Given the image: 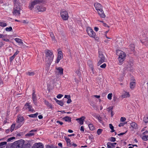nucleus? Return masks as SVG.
<instances>
[{"mask_svg":"<svg viewBox=\"0 0 148 148\" xmlns=\"http://www.w3.org/2000/svg\"><path fill=\"white\" fill-rule=\"evenodd\" d=\"M46 3V0H34L30 3L29 7L30 10H32L34 8L35 5L37 4H41L42 5H37L35 8V9L39 12H44L46 10V8L44 6Z\"/></svg>","mask_w":148,"mask_h":148,"instance_id":"obj_1","label":"nucleus"},{"mask_svg":"<svg viewBox=\"0 0 148 148\" xmlns=\"http://www.w3.org/2000/svg\"><path fill=\"white\" fill-rule=\"evenodd\" d=\"M24 0H13L14 4V8L12 12L13 15L15 16H19L20 15V5Z\"/></svg>","mask_w":148,"mask_h":148,"instance_id":"obj_2","label":"nucleus"},{"mask_svg":"<svg viewBox=\"0 0 148 148\" xmlns=\"http://www.w3.org/2000/svg\"><path fill=\"white\" fill-rule=\"evenodd\" d=\"M116 54L118 56V59L119 64L121 65L125 59L126 54L124 52L119 50H116Z\"/></svg>","mask_w":148,"mask_h":148,"instance_id":"obj_3","label":"nucleus"},{"mask_svg":"<svg viewBox=\"0 0 148 148\" xmlns=\"http://www.w3.org/2000/svg\"><path fill=\"white\" fill-rule=\"evenodd\" d=\"M45 60L48 64H50L52 62L54 56L52 52L49 50H46Z\"/></svg>","mask_w":148,"mask_h":148,"instance_id":"obj_4","label":"nucleus"},{"mask_svg":"<svg viewBox=\"0 0 148 148\" xmlns=\"http://www.w3.org/2000/svg\"><path fill=\"white\" fill-rule=\"evenodd\" d=\"M86 31L87 34L90 37L94 38L96 40L99 41V37L96 36V33L91 27H87Z\"/></svg>","mask_w":148,"mask_h":148,"instance_id":"obj_5","label":"nucleus"},{"mask_svg":"<svg viewBox=\"0 0 148 148\" xmlns=\"http://www.w3.org/2000/svg\"><path fill=\"white\" fill-rule=\"evenodd\" d=\"M24 120L23 118L21 116H18L16 122V128L20 127L23 124V121Z\"/></svg>","mask_w":148,"mask_h":148,"instance_id":"obj_6","label":"nucleus"},{"mask_svg":"<svg viewBox=\"0 0 148 148\" xmlns=\"http://www.w3.org/2000/svg\"><path fill=\"white\" fill-rule=\"evenodd\" d=\"M62 18L64 20H67L69 18V15L67 11L65 10H62L60 12Z\"/></svg>","mask_w":148,"mask_h":148,"instance_id":"obj_7","label":"nucleus"},{"mask_svg":"<svg viewBox=\"0 0 148 148\" xmlns=\"http://www.w3.org/2000/svg\"><path fill=\"white\" fill-rule=\"evenodd\" d=\"M133 63L131 61H129L125 65L124 69L129 71H132L133 69Z\"/></svg>","mask_w":148,"mask_h":148,"instance_id":"obj_8","label":"nucleus"},{"mask_svg":"<svg viewBox=\"0 0 148 148\" xmlns=\"http://www.w3.org/2000/svg\"><path fill=\"white\" fill-rule=\"evenodd\" d=\"M24 110H28L29 111L34 112V109L32 108V106L30 104V103H27L24 105L23 108Z\"/></svg>","mask_w":148,"mask_h":148,"instance_id":"obj_9","label":"nucleus"},{"mask_svg":"<svg viewBox=\"0 0 148 148\" xmlns=\"http://www.w3.org/2000/svg\"><path fill=\"white\" fill-rule=\"evenodd\" d=\"M99 61L98 62V65L99 66L102 63L104 62L105 58L103 55L101 53H99Z\"/></svg>","mask_w":148,"mask_h":148,"instance_id":"obj_10","label":"nucleus"},{"mask_svg":"<svg viewBox=\"0 0 148 148\" xmlns=\"http://www.w3.org/2000/svg\"><path fill=\"white\" fill-rule=\"evenodd\" d=\"M58 57L57 60L56 61V63H58L63 58V55L62 52L61 51H60L59 49H58Z\"/></svg>","mask_w":148,"mask_h":148,"instance_id":"obj_11","label":"nucleus"},{"mask_svg":"<svg viewBox=\"0 0 148 148\" xmlns=\"http://www.w3.org/2000/svg\"><path fill=\"white\" fill-rule=\"evenodd\" d=\"M43 146L41 143H36L34 144L32 148H43Z\"/></svg>","mask_w":148,"mask_h":148,"instance_id":"obj_12","label":"nucleus"},{"mask_svg":"<svg viewBox=\"0 0 148 148\" xmlns=\"http://www.w3.org/2000/svg\"><path fill=\"white\" fill-rule=\"evenodd\" d=\"M116 144V143H112L108 142L107 143V147L108 148H114Z\"/></svg>","mask_w":148,"mask_h":148,"instance_id":"obj_13","label":"nucleus"},{"mask_svg":"<svg viewBox=\"0 0 148 148\" xmlns=\"http://www.w3.org/2000/svg\"><path fill=\"white\" fill-rule=\"evenodd\" d=\"M94 6L95 8V9L97 11H98L99 10L102 9V7L101 5L98 3H96L94 4Z\"/></svg>","mask_w":148,"mask_h":148,"instance_id":"obj_14","label":"nucleus"},{"mask_svg":"<svg viewBox=\"0 0 148 148\" xmlns=\"http://www.w3.org/2000/svg\"><path fill=\"white\" fill-rule=\"evenodd\" d=\"M97 11L98 14L101 17L104 18L106 16L104 13V12L102 9L99 10Z\"/></svg>","mask_w":148,"mask_h":148,"instance_id":"obj_15","label":"nucleus"},{"mask_svg":"<svg viewBox=\"0 0 148 148\" xmlns=\"http://www.w3.org/2000/svg\"><path fill=\"white\" fill-rule=\"evenodd\" d=\"M57 70V73L60 75H62L63 74V69L60 67H58L56 68Z\"/></svg>","mask_w":148,"mask_h":148,"instance_id":"obj_16","label":"nucleus"},{"mask_svg":"<svg viewBox=\"0 0 148 148\" xmlns=\"http://www.w3.org/2000/svg\"><path fill=\"white\" fill-rule=\"evenodd\" d=\"M130 96V94L128 92L124 91L121 95V97L122 98H123L129 97Z\"/></svg>","mask_w":148,"mask_h":148,"instance_id":"obj_17","label":"nucleus"},{"mask_svg":"<svg viewBox=\"0 0 148 148\" xmlns=\"http://www.w3.org/2000/svg\"><path fill=\"white\" fill-rule=\"evenodd\" d=\"M85 118V117L82 116L80 118L77 119L76 120L78 121V122L80 125H82L83 124L84 120Z\"/></svg>","mask_w":148,"mask_h":148,"instance_id":"obj_18","label":"nucleus"},{"mask_svg":"<svg viewBox=\"0 0 148 148\" xmlns=\"http://www.w3.org/2000/svg\"><path fill=\"white\" fill-rule=\"evenodd\" d=\"M50 36L51 38L52 41L54 43L56 42V41L55 39V37L54 36V34L52 32H50Z\"/></svg>","mask_w":148,"mask_h":148,"instance_id":"obj_19","label":"nucleus"},{"mask_svg":"<svg viewBox=\"0 0 148 148\" xmlns=\"http://www.w3.org/2000/svg\"><path fill=\"white\" fill-rule=\"evenodd\" d=\"M64 138L65 139L66 141L67 145L69 146H70L71 144V140L69 138H67L66 137H65Z\"/></svg>","mask_w":148,"mask_h":148,"instance_id":"obj_20","label":"nucleus"},{"mask_svg":"<svg viewBox=\"0 0 148 148\" xmlns=\"http://www.w3.org/2000/svg\"><path fill=\"white\" fill-rule=\"evenodd\" d=\"M32 99L34 102V103L35 105H36V95L35 94L34 92H33V93L32 95Z\"/></svg>","mask_w":148,"mask_h":148,"instance_id":"obj_21","label":"nucleus"},{"mask_svg":"<svg viewBox=\"0 0 148 148\" xmlns=\"http://www.w3.org/2000/svg\"><path fill=\"white\" fill-rule=\"evenodd\" d=\"M63 119L66 122H70L71 121V117L67 116L64 117Z\"/></svg>","mask_w":148,"mask_h":148,"instance_id":"obj_22","label":"nucleus"},{"mask_svg":"<svg viewBox=\"0 0 148 148\" xmlns=\"http://www.w3.org/2000/svg\"><path fill=\"white\" fill-rule=\"evenodd\" d=\"M136 85V82L133 81L131 82L130 83V88L131 89H133L135 87Z\"/></svg>","mask_w":148,"mask_h":148,"instance_id":"obj_23","label":"nucleus"},{"mask_svg":"<svg viewBox=\"0 0 148 148\" xmlns=\"http://www.w3.org/2000/svg\"><path fill=\"white\" fill-rule=\"evenodd\" d=\"M131 126L134 129L138 128L137 125L135 122H133L131 123Z\"/></svg>","mask_w":148,"mask_h":148,"instance_id":"obj_24","label":"nucleus"},{"mask_svg":"<svg viewBox=\"0 0 148 148\" xmlns=\"http://www.w3.org/2000/svg\"><path fill=\"white\" fill-rule=\"evenodd\" d=\"M16 42L19 44H22L23 43L22 40L18 38H16L14 39Z\"/></svg>","mask_w":148,"mask_h":148,"instance_id":"obj_25","label":"nucleus"},{"mask_svg":"<svg viewBox=\"0 0 148 148\" xmlns=\"http://www.w3.org/2000/svg\"><path fill=\"white\" fill-rule=\"evenodd\" d=\"M54 99L58 104L61 106H63L64 103L62 101L58 100L56 98H54Z\"/></svg>","mask_w":148,"mask_h":148,"instance_id":"obj_26","label":"nucleus"},{"mask_svg":"<svg viewBox=\"0 0 148 148\" xmlns=\"http://www.w3.org/2000/svg\"><path fill=\"white\" fill-rule=\"evenodd\" d=\"M36 131L35 130H32L30 131L28 134H27V135L29 136H33L34 134V133Z\"/></svg>","mask_w":148,"mask_h":148,"instance_id":"obj_27","label":"nucleus"},{"mask_svg":"<svg viewBox=\"0 0 148 148\" xmlns=\"http://www.w3.org/2000/svg\"><path fill=\"white\" fill-rule=\"evenodd\" d=\"M35 71H33L28 72L27 73V75L29 76H33L35 74Z\"/></svg>","mask_w":148,"mask_h":148,"instance_id":"obj_28","label":"nucleus"},{"mask_svg":"<svg viewBox=\"0 0 148 148\" xmlns=\"http://www.w3.org/2000/svg\"><path fill=\"white\" fill-rule=\"evenodd\" d=\"M87 64L90 68L93 67V63L91 60H88L87 62Z\"/></svg>","mask_w":148,"mask_h":148,"instance_id":"obj_29","label":"nucleus"},{"mask_svg":"<svg viewBox=\"0 0 148 148\" xmlns=\"http://www.w3.org/2000/svg\"><path fill=\"white\" fill-rule=\"evenodd\" d=\"M142 140L144 141H146L148 140V136L147 135H143L141 137Z\"/></svg>","mask_w":148,"mask_h":148,"instance_id":"obj_30","label":"nucleus"},{"mask_svg":"<svg viewBox=\"0 0 148 148\" xmlns=\"http://www.w3.org/2000/svg\"><path fill=\"white\" fill-rule=\"evenodd\" d=\"M0 26L2 27H4L7 26V24L4 22L0 21Z\"/></svg>","mask_w":148,"mask_h":148,"instance_id":"obj_31","label":"nucleus"},{"mask_svg":"<svg viewBox=\"0 0 148 148\" xmlns=\"http://www.w3.org/2000/svg\"><path fill=\"white\" fill-rule=\"evenodd\" d=\"M15 128V129H17L18 128H16V124H12L11 126V128H10V131L11 132H12L14 129V128Z\"/></svg>","mask_w":148,"mask_h":148,"instance_id":"obj_32","label":"nucleus"},{"mask_svg":"<svg viewBox=\"0 0 148 148\" xmlns=\"http://www.w3.org/2000/svg\"><path fill=\"white\" fill-rule=\"evenodd\" d=\"M38 114V113L36 112L34 114L29 115L28 116L30 117H36L37 116Z\"/></svg>","mask_w":148,"mask_h":148,"instance_id":"obj_33","label":"nucleus"},{"mask_svg":"<svg viewBox=\"0 0 148 148\" xmlns=\"http://www.w3.org/2000/svg\"><path fill=\"white\" fill-rule=\"evenodd\" d=\"M88 126L90 130H94L95 127L92 124H90L88 125Z\"/></svg>","mask_w":148,"mask_h":148,"instance_id":"obj_34","label":"nucleus"},{"mask_svg":"<svg viewBox=\"0 0 148 148\" xmlns=\"http://www.w3.org/2000/svg\"><path fill=\"white\" fill-rule=\"evenodd\" d=\"M96 118L99 121L100 123L101 122L102 119L101 118L99 115H97L96 116Z\"/></svg>","mask_w":148,"mask_h":148,"instance_id":"obj_35","label":"nucleus"},{"mask_svg":"<svg viewBox=\"0 0 148 148\" xmlns=\"http://www.w3.org/2000/svg\"><path fill=\"white\" fill-rule=\"evenodd\" d=\"M130 48L131 51H133L134 49V45L133 44H132L130 45Z\"/></svg>","mask_w":148,"mask_h":148,"instance_id":"obj_36","label":"nucleus"},{"mask_svg":"<svg viewBox=\"0 0 148 148\" xmlns=\"http://www.w3.org/2000/svg\"><path fill=\"white\" fill-rule=\"evenodd\" d=\"M5 29L6 31L10 32V31H12V27H7Z\"/></svg>","mask_w":148,"mask_h":148,"instance_id":"obj_37","label":"nucleus"},{"mask_svg":"<svg viewBox=\"0 0 148 148\" xmlns=\"http://www.w3.org/2000/svg\"><path fill=\"white\" fill-rule=\"evenodd\" d=\"M103 131V130L101 129H98L97 131V133L98 135L100 134Z\"/></svg>","mask_w":148,"mask_h":148,"instance_id":"obj_38","label":"nucleus"},{"mask_svg":"<svg viewBox=\"0 0 148 148\" xmlns=\"http://www.w3.org/2000/svg\"><path fill=\"white\" fill-rule=\"evenodd\" d=\"M109 126L110 129L111 130V132H114V127L112 126V125L111 124H109Z\"/></svg>","mask_w":148,"mask_h":148,"instance_id":"obj_39","label":"nucleus"},{"mask_svg":"<svg viewBox=\"0 0 148 148\" xmlns=\"http://www.w3.org/2000/svg\"><path fill=\"white\" fill-rule=\"evenodd\" d=\"M112 96V93L109 94L108 95V98L109 100H111Z\"/></svg>","mask_w":148,"mask_h":148,"instance_id":"obj_40","label":"nucleus"},{"mask_svg":"<svg viewBox=\"0 0 148 148\" xmlns=\"http://www.w3.org/2000/svg\"><path fill=\"white\" fill-rule=\"evenodd\" d=\"M143 121L145 123H147L148 122V116H145L143 119Z\"/></svg>","mask_w":148,"mask_h":148,"instance_id":"obj_41","label":"nucleus"},{"mask_svg":"<svg viewBox=\"0 0 148 148\" xmlns=\"http://www.w3.org/2000/svg\"><path fill=\"white\" fill-rule=\"evenodd\" d=\"M76 73L78 76H79L80 75V70L79 69H78L75 71Z\"/></svg>","mask_w":148,"mask_h":148,"instance_id":"obj_42","label":"nucleus"},{"mask_svg":"<svg viewBox=\"0 0 148 148\" xmlns=\"http://www.w3.org/2000/svg\"><path fill=\"white\" fill-rule=\"evenodd\" d=\"M109 140L111 142H114L116 141V139L114 137H111L109 138Z\"/></svg>","mask_w":148,"mask_h":148,"instance_id":"obj_43","label":"nucleus"},{"mask_svg":"<svg viewBox=\"0 0 148 148\" xmlns=\"http://www.w3.org/2000/svg\"><path fill=\"white\" fill-rule=\"evenodd\" d=\"M22 22L24 24H28L29 23V21H28L25 20L22 21Z\"/></svg>","mask_w":148,"mask_h":148,"instance_id":"obj_44","label":"nucleus"},{"mask_svg":"<svg viewBox=\"0 0 148 148\" xmlns=\"http://www.w3.org/2000/svg\"><path fill=\"white\" fill-rule=\"evenodd\" d=\"M71 97L69 96V98L68 99V100L67 101V103H71Z\"/></svg>","mask_w":148,"mask_h":148,"instance_id":"obj_45","label":"nucleus"},{"mask_svg":"<svg viewBox=\"0 0 148 148\" xmlns=\"http://www.w3.org/2000/svg\"><path fill=\"white\" fill-rule=\"evenodd\" d=\"M106 64L105 63H104L101 65L100 67L102 68H105L106 67Z\"/></svg>","mask_w":148,"mask_h":148,"instance_id":"obj_46","label":"nucleus"},{"mask_svg":"<svg viewBox=\"0 0 148 148\" xmlns=\"http://www.w3.org/2000/svg\"><path fill=\"white\" fill-rule=\"evenodd\" d=\"M126 120V119L125 117H121L120 119V121L121 122H124Z\"/></svg>","mask_w":148,"mask_h":148,"instance_id":"obj_47","label":"nucleus"},{"mask_svg":"<svg viewBox=\"0 0 148 148\" xmlns=\"http://www.w3.org/2000/svg\"><path fill=\"white\" fill-rule=\"evenodd\" d=\"M7 144L6 142H3L0 143V146H3L6 145Z\"/></svg>","mask_w":148,"mask_h":148,"instance_id":"obj_48","label":"nucleus"},{"mask_svg":"<svg viewBox=\"0 0 148 148\" xmlns=\"http://www.w3.org/2000/svg\"><path fill=\"white\" fill-rule=\"evenodd\" d=\"M15 137H13L9 138L7 140V142L10 141H11L12 140L15 139Z\"/></svg>","mask_w":148,"mask_h":148,"instance_id":"obj_49","label":"nucleus"},{"mask_svg":"<svg viewBox=\"0 0 148 148\" xmlns=\"http://www.w3.org/2000/svg\"><path fill=\"white\" fill-rule=\"evenodd\" d=\"M15 56H14V55L12 56H11L10 58V61H12L15 58Z\"/></svg>","mask_w":148,"mask_h":148,"instance_id":"obj_50","label":"nucleus"},{"mask_svg":"<svg viewBox=\"0 0 148 148\" xmlns=\"http://www.w3.org/2000/svg\"><path fill=\"white\" fill-rule=\"evenodd\" d=\"M63 96V95L61 94H59L57 96V98L60 99Z\"/></svg>","mask_w":148,"mask_h":148,"instance_id":"obj_51","label":"nucleus"},{"mask_svg":"<svg viewBox=\"0 0 148 148\" xmlns=\"http://www.w3.org/2000/svg\"><path fill=\"white\" fill-rule=\"evenodd\" d=\"M108 110V112H111L112 111L113 108L112 107H110L107 108Z\"/></svg>","mask_w":148,"mask_h":148,"instance_id":"obj_52","label":"nucleus"},{"mask_svg":"<svg viewBox=\"0 0 148 148\" xmlns=\"http://www.w3.org/2000/svg\"><path fill=\"white\" fill-rule=\"evenodd\" d=\"M19 51H18V50H16V52H15V53L13 55L14 56H16L19 53Z\"/></svg>","mask_w":148,"mask_h":148,"instance_id":"obj_53","label":"nucleus"},{"mask_svg":"<svg viewBox=\"0 0 148 148\" xmlns=\"http://www.w3.org/2000/svg\"><path fill=\"white\" fill-rule=\"evenodd\" d=\"M5 35L3 34H0V38H3L5 37Z\"/></svg>","mask_w":148,"mask_h":148,"instance_id":"obj_54","label":"nucleus"},{"mask_svg":"<svg viewBox=\"0 0 148 148\" xmlns=\"http://www.w3.org/2000/svg\"><path fill=\"white\" fill-rule=\"evenodd\" d=\"M90 68L91 69V71H92V73L93 74H95V70L94 69V68H93V67H92V68Z\"/></svg>","mask_w":148,"mask_h":148,"instance_id":"obj_55","label":"nucleus"},{"mask_svg":"<svg viewBox=\"0 0 148 148\" xmlns=\"http://www.w3.org/2000/svg\"><path fill=\"white\" fill-rule=\"evenodd\" d=\"M90 68L91 69V71H92V73L93 74H95V70L94 69V68H93V67H92V68Z\"/></svg>","mask_w":148,"mask_h":148,"instance_id":"obj_56","label":"nucleus"},{"mask_svg":"<svg viewBox=\"0 0 148 148\" xmlns=\"http://www.w3.org/2000/svg\"><path fill=\"white\" fill-rule=\"evenodd\" d=\"M126 123H120L119 125V127H121V126H123L125 124H126Z\"/></svg>","mask_w":148,"mask_h":148,"instance_id":"obj_57","label":"nucleus"},{"mask_svg":"<svg viewBox=\"0 0 148 148\" xmlns=\"http://www.w3.org/2000/svg\"><path fill=\"white\" fill-rule=\"evenodd\" d=\"M90 105L94 108H95L96 107L95 104L94 103H91Z\"/></svg>","mask_w":148,"mask_h":148,"instance_id":"obj_58","label":"nucleus"},{"mask_svg":"<svg viewBox=\"0 0 148 148\" xmlns=\"http://www.w3.org/2000/svg\"><path fill=\"white\" fill-rule=\"evenodd\" d=\"M3 82L2 80L0 79V87L3 86Z\"/></svg>","mask_w":148,"mask_h":148,"instance_id":"obj_59","label":"nucleus"},{"mask_svg":"<svg viewBox=\"0 0 148 148\" xmlns=\"http://www.w3.org/2000/svg\"><path fill=\"white\" fill-rule=\"evenodd\" d=\"M80 130L83 132H84V127H83V126H82L81 127H80Z\"/></svg>","mask_w":148,"mask_h":148,"instance_id":"obj_60","label":"nucleus"},{"mask_svg":"<svg viewBox=\"0 0 148 148\" xmlns=\"http://www.w3.org/2000/svg\"><path fill=\"white\" fill-rule=\"evenodd\" d=\"M92 97H96L97 98H99L100 97V95H94Z\"/></svg>","mask_w":148,"mask_h":148,"instance_id":"obj_61","label":"nucleus"},{"mask_svg":"<svg viewBox=\"0 0 148 148\" xmlns=\"http://www.w3.org/2000/svg\"><path fill=\"white\" fill-rule=\"evenodd\" d=\"M56 123H59L61 125H62L63 124V123L62 122L60 121H56Z\"/></svg>","mask_w":148,"mask_h":148,"instance_id":"obj_62","label":"nucleus"},{"mask_svg":"<svg viewBox=\"0 0 148 148\" xmlns=\"http://www.w3.org/2000/svg\"><path fill=\"white\" fill-rule=\"evenodd\" d=\"M94 29V30L96 32H97L99 30V28L98 27H95Z\"/></svg>","mask_w":148,"mask_h":148,"instance_id":"obj_63","label":"nucleus"},{"mask_svg":"<svg viewBox=\"0 0 148 148\" xmlns=\"http://www.w3.org/2000/svg\"><path fill=\"white\" fill-rule=\"evenodd\" d=\"M89 138L90 140H92L94 138L92 136H89Z\"/></svg>","mask_w":148,"mask_h":148,"instance_id":"obj_64","label":"nucleus"}]
</instances>
